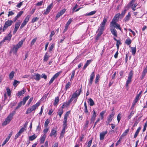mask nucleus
<instances>
[{
  "label": "nucleus",
  "instance_id": "nucleus-61",
  "mask_svg": "<svg viewBox=\"0 0 147 147\" xmlns=\"http://www.w3.org/2000/svg\"><path fill=\"white\" fill-rule=\"evenodd\" d=\"M147 127V120H146V122L145 123L144 125V128L143 129V131L144 132L146 129V128Z\"/></svg>",
  "mask_w": 147,
  "mask_h": 147
},
{
  "label": "nucleus",
  "instance_id": "nucleus-12",
  "mask_svg": "<svg viewBox=\"0 0 147 147\" xmlns=\"http://www.w3.org/2000/svg\"><path fill=\"white\" fill-rule=\"evenodd\" d=\"M12 119L8 116L5 121L3 122L2 125H6L8 124H9Z\"/></svg>",
  "mask_w": 147,
  "mask_h": 147
},
{
  "label": "nucleus",
  "instance_id": "nucleus-48",
  "mask_svg": "<svg viewBox=\"0 0 147 147\" xmlns=\"http://www.w3.org/2000/svg\"><path fill=\"white\" fill-rule=\"evenodd\" d=\"M131 40L129 38L127 39L125 41V43L127 45H129L131 44Z\"/></svg>",
  "mask_w": 147,
  "mask_h": 147
},
{
  "label": "nucleus",
  "instance_id": "nucleus-44",
  "mask_svg": "<svg viewBox=\"0 0 147 147\" xmlns=\"http://www.w3.org/2000/svg\"><path fill=\"white\" fill-rule=\"evenodd\" d=\"M100 78V76L99 74L96 75L95 82V84H96L99 81Z\"/></svg>",
  "mask_w": 147,
  "mask_h": 147
},
{
  "label": "nucleus",
  "instance_id": "nucleus-52",
  "mask_svg": "<svg viewBox=\"0 0 147 147\" xmlns=\"http://www.w3.org/2000/svg\"><path fill=\"white\" fill-rule=\"evenodd\" d=\"M20 83V82L16 80H15L14 81V83L13 84V86L15 87H16L17 85Z\"/></svg>",
  "mask_w": 147,
  "mask_h": 147
},
{
  "label": "nucleus",
  "instance_id": "nucleus-14",
  "mask_svg": "<svg viewBox=\"0 0 147 147\" xmlns=\"http://www.w3.org/2000/svg\"><path fill=\"white\" fill-rule=\"evenodd\" d=\"M20 22H17L15 24V28L13 31V34H15L16 33L20 25Z\"/></svg>",
  "mask_w": 147,
  "mask_h": 147
},
{
  "label": "nucleus",
  "instance_id": "nucleus-63",
  "mask_svg": "<svg viewBox=\"0 0 147 147\" xmlns=\"http://www.w3.org/2000/svg\"><path fill=\"white\" fill-rule=\"evenodd\" d=\"M54 46H55V44H53L51 45V46L50 47H49V52H50L52 51V49L54 47Z\"/></svg>",
  "mask_w": 147,
  "mask_h": 147
},
{
  "label": "nucleus",
  "instance_id": "nucleus-42",
  "mask_svg": "<svg viewBox=\"0 0 147 147\" xmlns=\"http://www.w3.org/2000/svg\"><path fill=\"white\" fill-rule=\"evenodd\" d=\"M15 13V12L14 11H9L8 12V16L9 17L10 16H12L14 15Z\"/></svg>",
  "mask_w": 147,
  "mask_h": 147
},
{
  "label": "nucleus",
  "instance_id": "nucleus-29",
  "mask_svg": "<svg viewBox=\"0 0 147 147\" xmlns=\"http://www.w3.org/2000/svg\"><path fill=\"white\" fill-rule=\"evenodd\" d=\"M84 106L85 107L84 109V111L85 113L87 114L88 115H89L88 111L87 109V107L86 104V102H84Z\"/></svg>",
  "mask_w": 147,
  "mask_h": 147
},
{
  "label": "nucleus",
  "instance_id": "nucleus-32",
  "mask_svg": "<svg viewBox=\"0 0 147 147\" xmlns=\"http://www.w3.org/2000/svg\"><path fill=\"white\" fill-rule=\"evenodd\" d=\"M92 142V140H90L87 143L85 144L84 147H90L91 145Z\"/></svg>",
  "mask_w": 147,
  "mask_h": 147
},
{
  "label": "nucleus",
  "instance_id": "nucleus-31",
  "mask_svg": "<svg viewBox=\"0 0 147 147\" xmlns=\"http://www.w3.org/2000/svg\"><path fill=\"white\" fill-rule=\"evenodd\" d=\"M37 136L35 134H34L32 136H30L29 137V140L32 141L36 139Z\"/></svg>",
  "mask_w": 147,
  "mask_h": 147
},
{
  "label": "nucleus",
  "instance_id": "nucleus-56",
  "mask_svg": "<svg viewBox=\"0 0 147 147\" xmlns=\"http://www.w3.org/2000/svg\"><path fill=\"white\" fill-rule=\"evenodd\" d=\"M16 113L15 111H12L11 113L8 115L9 117H10L12 119L13 118V116L15 115Z\"/></svg>",
  "mask_w": 147,
  "mask_h": 147
},
{
  "label": "nucleus",
  "instance_id": "nucleus-25",
  "mask_svg": "<svg viewBox=\"0 0 147 147\" xmlns=\"http://www.w3.org/2000/svg\"><path fill=\"white\" fill-rule=\"evenodd\" d=\"M92 61V60H87L86 63L84 65L83 67V69L84 70L90 64Z\"/></svg>",
  "mask_w": 147,
  "mask_h": 147
},
{
  "label": "nucleus",
  "instance_id": "nucleus-51",
  "mask_svg": "<svg viewBox=\"0 0 147 147\" xmlns=\"http://www.w3.org/2000/svg\"><path fill=\"white\" fill-rule=\"evenodd\" d=\"M121 15V14L120 13H118L116 14L114 17L113 18V19L114 20H117L119 18V16Z\"/></svg>",
  "mask_w": 147,
  "mask_h": 147
},
{
  "label": "nucleus",
  "instance_id": "nucleus-15",
  "mask_svg": "<svg viewBox=\"0 0 147 147\" xmlns=\"http://www.w3.org/2000/svg\"><path fill=\"white\" fill-rule=\"evenodd\" d=\"M23 13V11H21L18 13L17 15L15 16L13 19V22H15L22 15Z\"/></svg>",
  "mask_w": 147,
  "mask_h": 147
},
{
  "label": "nucleus",
  "instance_id": "nucleus-50",
  "mask_svg": "<svg viewBox=\"0 0 147 147\" xmlns=\"http://www.w3.org/2000/svg\"><path fill=\"white\" fill-rule=\"evenodd\" d=\"M121 115L120 113H119L117 117V120L118 121V123H119V121H120L121 118Z\"/></svg>",
  "mask_w": 147,
  "mask_h": 147
},
{
  "label": "nucleus",
  "instance_id": "nucleus-24",
  "mask_svg": "<svg viewBox=\"0 0 147 147\" xmlns=\"http://www.w3.org/2000/svg\"><path fill=\"white\" fill-rule=\"evenodd\" d=\"M50 57V56L49 55L48 53L46 52L44 57L43 59V61H47L48 60V59Z\"/></svg>",
  "mask_w": 147,
  "mask_h": 147
},
{
  "label": "nucleus",
  "instance_id": "nucleus-43",
  "mask_svg": "<svg viewBox=\"0 0 147 147\" xmlns=\"http://www.w3.org/2000/svg\"><path fill=\"white\" fill-rule=\"evenodd\" d=\"M36 40H37L36 38H35L33 39L32 40L30 43V46H33L34 44L36 42Z\"/></svg>",
  "mask_w": 147,
  "mask_h": 147
},
{
  "label": "nucleus",
  "instance_id": "nucleus-36",
  "mask_svg": "<svg viewBox=\"0 0 147 147\" xmlns=\"http://www.w3.org/2000/svg\"><path fill=\"white\" fill-rule=\"evenodd\" d=\"M132 54L133 55H134L136 53V47H131V48Z\"/></svg>",
  "mask_w": 147,
  "mask_h": 147
},
{
  "label": "nucleus",
  "instance_id": "nucleus-62",
  "mask_svg": "<svg viewBox=\"0 0 147 147\" xmlns=\"http://www.w3.org/2000/svg\"><path fill=\"white\" fill-rule=\"evenodd\" d=\"M49 123V120L48 119H47L45 123V127H47V126L48 124Z\"/></svg>",
  "mask_w": 147,
  "mask_h": 147
},
{
  "label": "nucleus",
  "instance_id": "nucleus-18",
  "mask_svg": "<svg viewBox=\"0 0 147 147\" xmlns=\"http://www.w3.org/2000/svg\"><path fill=\"white\" fill-rule=\"evenodd\" d=\"M70 113V111H67L65 113L63 123L67 124V118L68 117Z\"/></svg>",
  "mask_w": 147,
  "mask_h": 147
},
{
  "label": "nucleus",
  "instance_id": "nucleus-6",
  "mask_svg": "<svg viewBox=\"0 0 147 147\" xmlns=\"http://www.w3.org/2000/svg\"><path fill=\"white\" fill-rule=\"evenodd\" d=\"M107 22V20L106 18H104L102 22L100 25V27L98 29L99 31L103 32L105 29V26Z\"/></svg>",
  "mask_w": 147,
  "mask_h": 147
},
{
  "label": "nucleus",
  "instance_id": "nucleus-9",
  "mask_svg": "<svg viewBox=\"0 0 147 147\" xmlns=\"http://www.w3.org/2000/svg\"><path fill=\"white\" fill-rule=\"evenodd\" d=\"M60 73L61 72H58L56 73L51 78L49 83V85H51L55 79L57 78L58 77Z\"/></svg>",
  "mask_w": 147,
  "mask_h": 147
},
{
  "label": "nucleus",
  "instance_id": "nucleus-4",
  "mask_svg": "<svg viewBox=\"0 0 147 147\" xmlns=\"http://www.w3.org/2000/svg\"><path fill=\"white\" fill-rule=\"evenodd\" d=\"M13 22L11 20H8L5 22L3 29L2 26L1 27V30L2 31H4L8 27L12 25Z\"/></svg>",
  "mask_w": 147,
  "mask_h": 147
},
{
  "label": "nucleus",
  "instance_id": "nucleus-1",
  "mask_svg": "<svg viewBox=\"0 0 147 147\" xmlns=\"http://www.w3.org/2000/svg\"><path fill=\"white\" fill-rule=\"evenodd\" d=\"M25 40V39L21 40L16 45H14L13 46V52L15 54L17 53L18 49L22 47Z\"/></svg>",
  "mask_w": 147,
  "mask_h": 147
},
{
  "label": "nucleus",
  "instance_id": "nucleus-58",
  "mask_svg": "<svg viewBox=\"0 0 147 147\" xmlns=\"http://www.w3.org/2000/svg\"><path fill=\"white\" fill-rule=\"evenodd\" d=\"M26 129H24L23 127L19 131V132L21 134L24 132L25 131H26Z\"/></svg>",
  "mask_w": 147,
  "mask_h": 147
},
{
  "label": "nucleus",
  "instance_id": "nucleus-19",
  "mask_svg": "<svg viewBox=\"0 0 147 147\" xmlns=\"http://www.w3.org/2000/svg\"><path fill=\"white\" fill-rule=\"evenodd\" d=\"M67 124L66 123H63V129L61 131V133L60 136H63V135L64 134L65 132V129L67 127Z\"/></svg>",
  "mask_w": 147,
  "mask_h": 147
},
{
  "label": "nucleus",
  "instance_id": "nucleus-16",
  "mask_svg": "<svg viewBox=\"0 0 147 147\" xmlns=\"http://www.w3.org/2000/svg\"><path fill=\"white\" fill-rule=\"evenodd\" d=\"M40 75L39 74L35 73L34 75L32 77V78L38 81L40 80Z\"/></svg>",
  "mask_w": 147,
  "mask_h": 147
},
{
  "label": "nucleus",
  "instance_id": "nucleus-60",
  "mask_svg": "<svg viewBox=\"0 0 147 147\" xmlns=\"http://www.w3.org/2000/svg\"><path fill=\"white\" fill-rule=\"evenodd\" d=\"M116 20H114V19H113L111 23V24H112V25L113 26H114V25H115L116 24H117V23H116Z\"/></svg>",
  "mask_w": 147,
  "mask_h": 147
},
{
  "label": "nucleus",
  "instance_id": "nucleus-7",
  "mask_svg": "<svg viewBox=\"0 0 147 147\" xmlns=\"http://www.w3.org/2000/svg\"><path fill=\"white\" fill-rule=\"evenodd\" d=\"M53 3H52L48 6L46 9L44 10V14L45 15L48 14L50 12L51 10L53 8Z\"/></svg>",
  "mask_w": 147,
  "mask_h": 147
},
{
  "label": "nucleus",
  "instance_id": "nucleus-54",
  "mask_svg": "<svg viewBox=\"0 0 147 147\" xmlns=\"http://www.w3.org/2000/svg\"><path fill=\"white\" fill-rule=\"evenodd\" d=\"M27 23L24 21L22 23L21 26L20 27V29H21L22 28H23L25 26L26 24Z\"/></svg>",
  "mask_w": 147,
  "mask_h": 147
},
{
  "label": "nucleus",
  "instance_id": "nucleus-45",
  "mask_svg": "<svg viewBox=\"0 0 147 147\" xmlns=\"http://www.w3.org/2000/svg\"><path fill=\"white\" fill-rule=\"evenodd\" d=\"M75 70H74L72 72L71 75V77L70 81H71V80H72L73 79V78L74 77V76L75 73Z\"/></svg>",
  "mask_w": 147,
  "mask_h": 147
},
{
  "label": "nucleus",
  "instance_id": "nucleus-38",
  "mask_svg": "<svg viewBox=\"0 0 147 147\" xmlns=\"http://www.w3.org/2000/svg\"><path fill=\"white\" fill-rule=\"evenodd\" d=\"M96 11H92L86 14V16H92L95 14L96 12Z\"/></svg>",
  "mask_w": 147,
  "mask_h": 147
},
{
  "label": "nucleus",
  "instance_id": "nucleus-41",
  "mask_svg": "<svg viewBox=\"0 0 147 147\" xmlns=\"http://www.w3.org/2000/svg\"><path fill=\"white\" fill-rule=\"evenodd\" d=\"M114 28H115L116 29H119L120 31H121V29L120 27V26L118 24H116L115 25L113 26Z\"/></svg>",
  "mask_w": 147,
  "mask_h": 147
},
{
  "label": "nucleus",
  "instance_id": "nucleus-37",
  "mask_svg": "<svg viewBox=\"0 0 147 147\" xmlns=\"http://www.w3.org/2000/svg\"><path fill=\"white\" fill-rule=\"evenodd\" d=\"M63 112V109H59L58 111V115L59 116L60 118L61 117L62 115Z\"/></svg>",
  "mask_w": 147,
  "mask_h": 147
},
{
  "label": "nucleus",
  "instance_id": "nucleus-30",
  "mask_svg": "<svg viewBox=\"0 0 147 147\" xmlns=\"http://www.w3.org/2000/svg\"><path fill=\"white\" fill-rule=\"evenodd\" d=\"M141 129V127H139L137 129V130H136V132L135 133V134L134 135V138H136L138 135L140 131V130Z\"/></svg>",
  "mask_w": 147,
  "mask_h": 147
},
{
  "label": "nucleus",
  "instance_id": "nucleus-46",
  "mask_svg": "<svg viewBox=\"0 0 147 147\" xmlns=\"http://www.w3.org/2000/svg\"><path fill=\"white\" fill-rule=\"evenodd\" d=\"M129 129H128L126 130L122 134V136H125L127 135V134L129 132Z\"/></svg>",
  "mask_w": 147,
  "mask_h": 147
},
{
  "label": "nucleus",
  "instance_id": "nucleus-13",
  "mask_svg": "<svg viewBox=\"0 0 147 147\" xmlns=\"http://www.w3.org/2000/svg\"><path fill=\"white\" fill-rule=\"evenodd\" d=\"M66 9H64L60 11L57 15L56 18V19L59 18L61 16L63 15L65 12Z\"/></svg>",
  "mask_w": 147,
  "mask_h": 147
},
{
  "label": "nucleus",
  "instance_id": "nucleus-40",
  "mask_svg": "<svg viewBox=\"0 0 147 147\" xmlns=\"http://www.w3.org/2000/svg\"><path fill=\"white\" fill-rule=\"evenodd\" d=\"M89 102L90 105L91 106H93L94 104V101L92 100V99L91 98H89Z\"/></svg>",
  "mask_w": 147,
  "mask_h": 147
},
{
  "label": "nucleus",
  "instance_id": "nucleus-20",
  "mask_svg": "<svg viewBox=\"0 0 147 147\" xmlns=\"http://www.w3.org/2000/svg\"><path fill=\"white\" fill-rule=\"evenodd\" d=\"M46 137V135L45 134H44L41 136L40 140V144H42L44 143Z\"/></svg>",
  "mask_w": 147,
  "mask_h": 147
},
{
  "label": "nucleus",
  "instance_id": "nucleus-2",
  "mask_svg": "<svg viewBox=\"0 0 147 147\" xmlns=\"http://www.w3.org/2000/svg\"><path fill=\"white\" fill-rule=\"evenodd\" d=\"M81 91V88L76 90V92L72 94L71 98L74 100L73 102L74 103H75L76 102L78 98L80 95Z\"/></svg>",
  "mask_w": 147,
  "mask_h": 147
},
{
  "label": "nucleus",
  "instance_id": "nucleus-26",
  "mask_svg": "<svg viewBox=\"0 0 147 147\" xmlns=\"http://www.w3.org/2000/svg\"><path fill=\"white\" fill-rule=\"evenodd\" d=\"M93 113L92 115V118L91 119V122H94V121L95 120V117L96 116V113L95 112V111L94 110H93Z\"/></svg>",
  "mask_w": 147,
  "mask_h": 147
},
{
  "label": "nucleus",
  "instance_id": "nucleus-57",
  "mask_svg": "<svg viewBox=\"0 0 147 147\" xmlns=\"http://www.w3.org/2000/svg\"><path fill=\"white\" fill-rule=\"evenodd\" d=\"M72 20L73 18H70L67 22L66 25H67V26H68L70 24L71 22H72Z\"/></svg>",
  "mask_w": 147,
  "mask_h": 147
},
{
  "label": "nucleus",
  "instance_id": "nucleus-17",
  "mask_svg": "<svg viewBox=\"0 0 147 147\" xmlns=\"http://www.w3.org/2000/svg\"><path fill=\"white\" fill-rule=\"evenodd\" d=\"M107 131H103L100 134V140H103L104 138L105 135L107 133Z\"/></svg>",
  "mask_w": 147,
  "mask_h": 147
},
{
  "label": "nucleus",
  "instance_id": "nucleus-21",
  "mask_svg": "<svg viewBox=\"0 0 147 147\" xmlns=\"http://www.w3.org/2000/svg\"><path fill=\"white\" fill-rule=\"evenodd\" d=\"M131 17V14L129 12L128 14L125 16V18L124 19V20L125 22H127L129 21Z\"/></svg>",
  "mask_w": 147,
  "mask_h": 147
},
{
  "label": "nucleus",
  "instance_id": "nucleus-5",
  "mask_svg": "<svg viewBox=\"0 0 147 147\" xmlns=\"http://www.w3.org/2000/svg\"><path fill=\"white\" fill-rule=\"evenodd\" d=\"M133 71L131 70L127 78V80L126 81L125 84V86L126 87L128 86V85L131 83L133 76Z\"/></svg>",
  "mask_w": 147,
  "mask_h": 147
},
{
  "label": "nucleus",
  "instance_id": "nucleus-53",
  "mask_svg": "<svg viewBox=\"0 0 147 147\" xmlns=\"http://www.w3.org/2000/svg\"><path fill=\"white\" fill-rule=\"evenodd\" d=\"M23 105V101H20L18 104V106L16 107V109H17Z\"/></svg>",
  "mask_w": 147,
  "mask_h": 147
},
{
  "label": "nucleus",
  "instance_id": "nucleus-55",
  "mask_svg": "<svg viewBox=\"0 0 147 147\" xmlns=\"http://www.w3.org/2000/svg\"><path fill=\"white\" fill-rule=\"evenodd\" d=\"M106 111H103L101 112L100 113V115L101 117V119H103V118L104 117V115L105 114V113Z\"/></svg>",
  "mask_w": 147,
  "mask_h": 147
},
{
  "label": "nucleus",
  "instance_id": "nucleus-64",
  "mask_svg": "<svg viewBox=\"0 0 147 147\" xmlns=\"http://www.w3.org/2000/svg\"><path fill=\"white\" fill-rule=\"evenodd\" d=\"M134 114V113L133 111H132L131 112L130 115L127 117V118L128 119H130L131 118V117Z\"/></svg>",
  "mask_w": 147,
  "mask_h": 147
},
{
  "label": "nucleus",
  "instance_id": "nucleus-39",
  "mask_svg": "<svg viewBox=\"0 0 147 147\" xmlns=\"http://www.w3.org/2000/svg\"><path fill=\"white\" fill-rule=\"evenodd\" d=\"M25 92V91L24 90H23L18 92V96L20 97L23 94H24Z\"/></svg>",
  "mask_w": 147,
  "mask_h": 147
},
{
  "label": "nucleus",
  "instance_id": "nucleus-49",
  "mask_svg": "<svg viewBox=\"0 0 147 147\" xmlns=\"http://www.w3.org/2000/svg\"><path fill=\"white\" fill-rule=\"evenodd\" d=\"M30 16L29 15H27L24 21L27 23L29 20V19L30 18Z\"/></svg>",
  "mask_w": 147,
  "mask_h": 147
},
{
  "label": "nucleus",
  "instance_id": "nucleus-8",
  "mask_svg": "<svg viewBox=\"0 0 147 147\" xmlns=\"http://www.w3.org/2000/svg\"><path fill=\"white\" fill-rule=\"evenodd\" d=\"M115 114V112L114 111H113L111 113L109 117L108 118L106 121V123L107 124H109V123L112 121Z\"/></svg>",
  "mask_w": 147,
  "mask_h": 147
},
{
  "label": "nucleus",
  "instance_id": "nucleus-47",
  "mask_svg": "<svg viewBox=\"0 0 147 147\" xmlns=\"http://www.w3.org/2000/svg\"><path fill=\"white\" fill-rule=\"evenodd\" d=\"M102 33L103 32L99 31L96 35V39L98 40V39L99 37L102 34Z\"/></svg>",
  "mask_w": 147,
  "mask_h": 147
},
{
  "label": "nucleus",
  "instance_id": "nucleus-23",
  "mask_svg": "<svg viewBox=\"0 0 147 147\" xmlns=\"http://www.w3.org/2000/svg\"><path fill=\"white\" fill-rule=\"evenodd\" d=\"M111 31L112 34L115 37H117V32L115 29L111 28Z\"/></svg>",
  "mask_w": 147,
  "mask_h": 147
},
{
  "label": "nucleus",
  "instance_id": "nucleus-22",
  "mask_svg": "<svg viewBox=\"0 0 147 147\" xmlns=\"http://www.w3.org/2000/svg\"><path fill=\"white\" fill-rule=\"evenodd\" d=\"M12 36V35L10 33L6 37H5L3 40H8L10 41Z\"/></svg>",
  "mask_w": 147,
  "mask_h": 147
},
{
  "label": "nucleus",
  "instance_id": "nucleus-59",
  "mask_svg": "<svg viewBox=\"0 0 147 147\" xmlns=\"http://www.w3.org/2000/svg\"><path fill=\"white\" fill-rule=\"evenodd\" d=\"M122 138L121 136L119 140L116 143V146H117L120 143V142H121Z\"/></svg>",
  "mask_w": 147,
  "mask_h": 147
},
{
  "label": "nucleus",
  "instance_id": "nucleus-33",
  "mask_svg": "<svg viewBox=\"0 0 147 147\" xmlns=\"http://www.w3.org/2000/svg\"><path fill=\"white\" fill-rule=\"evenodd\" d=\"M30 98V96L28 95L27 96L25 97L23 99V101H23V105H24L25 104L26 101L29 98Z\"/></svg>",
  "mask_w": 147,
  "mask_h": 147
},
{
  "label": "nucleus",
  "instance_id": "nucleus-34",
  "mask_svg": "<svg viewBox=\"0 0 147 147\" xmlns=\"http://www.w3.org/2000/svg\"><path fill=\"white\" fill-rule=\"evenodd\" d=\"M59 101V98L58 97H55L54 100V105H57L58 102Z\"/></svg>",
  "mask_w": 147,
  "mask_h": 147
},
{
  "label": "nucleus",
  "instance_id": "nucleus-28",
  "mask_svg": "<svg viewBox=\"0 0 147 147\" xmlns=\"http://www.w3.org/2000/svg\"><path fill=\"white\" fill-rule=\"evenodd\" d=\"M71 84V83L69 82L67 83L65 86V89L66 90L67 89L70 88Z\"/></svg>",
  "mask_w": 147,
  "mask_h": 147
},
{
  "label": "nucleus",
  "instance_id": "nucleus-35",
  "mask_svg": "<svg viewBox=\"0 0 147 147\" xmlns=\"http://www.w3.org/2000/svg\"><path fill=\"white\" fill-rule=\"evenodd\" d=\"M15 72L13 71H12L9 75V78L10 80L12 79L14 76Z\"/></svg>",
  "mask_w": 147,
  "mask_h": 147
},
{
  "label": "nucleus",
  "instance_id": "nucleus-27",
  "mask_svg": "<svg viewBox=\"0 0 147 147\" xmlns=\"http://www.w3.org/2000/svg\"><path fill=\"white\" fill-rule=\"evenodd\" d=\"M138 100H138V99H137L136 98H135L133 102V103H132V106H131V109H134V107L135 105H136L137 102L138 101Z\"/></svg>",
  "mask_w": 147,
  "mask_h": 147
},
{
  "label": "nucleus",
  "instance_id": "nucleus-3",
  "mask_svg": "<svg viewBox=\"0 0 147 147\" xmlns=\"http://www.w3.org/2000/svg\"><path fill=\"white\" fill-rule=\"evenodd\" d=\"M40 105V103L38 102H37L36 104L32 106L31 108H29L27 109V111H26V114H28L31 113L32 111H35Z\"/></svg>",
  "mask_w": 147,
  "mask_h": 147
},
{
  "label": "nucleus",
  "instance_id": "nucleus-10",
  "mask_svg": "<svg viewBox=\"0 0 147 147\" xmlns=\"http://www.w3.org/2000/svg\"><path fill=\"white\" fill-rule=\"evenodd\" d=\"M95 77V74L94 72H92L90 75V78L89 80L88 85L91 86L93 82V80Z\"/></svg>",
  "mask_w": 147,
  "mask_h": 147
},
{
  "label": "nucleus",
  "instance_id": "nucleus-11",
  "mask_svg": "<svg viewBox=\"0 0 147 147\" xmlns=\"http://www.w3.org/2000/svg\"><path fill=\"white\" fill-rule=\"evenodd\" d=\"M57 129L56 128H53L49 136L51 137L54 136V137H55L57 135Z\"/></svg>",
  "mask_w": 147,
  "mask_h": 147
}]
</instances>
